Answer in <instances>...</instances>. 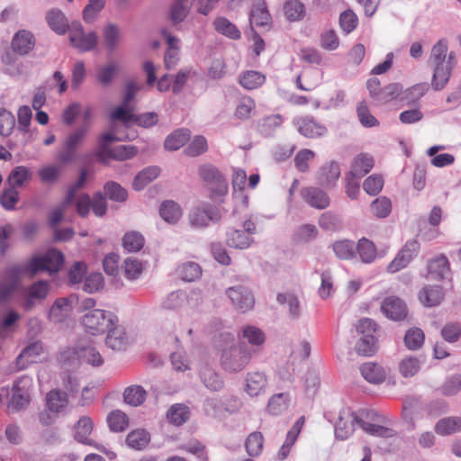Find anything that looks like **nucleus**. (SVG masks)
I'll return each mask as SVG.
<instances>
[{
    "label": "nucleus",
    "instance_id": "nucleus-1",
    "mask_svg": "<svg viewBox=\"0 0 461 461\" xmlns=\"http://www.w3.org/2000/svg\"><path fill=\"white\" fill-rule=\"evenodd\" d=\"M218 347L221 350V366L228 373L242 371L250 361L251 355L247 347L230 332L221 333Z\"/></svg>",
    "mask_w": 461,
    "mask_h": 461
},
{
    "label": "nucleus",
    "instance_id": "nucleus-2",
    "mask_svg": "<svg viewBox=\"0 0 461 461\" xmlns=\"http://www.w3.org/2000/svg\"><path fill=\"white\" fill-rule=\"evenodd\" d=\"M121 140V138L110 132L101 134L98 138L97 150L95 153L97 159L106 165L109 159L123 161L135 157L138 153V148L133 145H120L115 148L110 147L113 142Z\"/></svg>",
    "mask_w": 461,
    "mask_h": 461
},
{
    "label": "nucleus",
    "instance_id": "nucleus-3",
    "mask_svg": "<svg viewBox=\"0 0 461 461\" xmlns=\"http://www.w3.org/2000/svg\"><path fill=\"white\" fill-rule=\"evenodd\" d=\"M64 263L63 253L57 249H50L42 255L33 256L23 267L22 271L34 276L39 272L46 271L50 275L58 273Z\"/></svg>",
    "mask_w": 461,
    "mask_h": 461
},
{
    "label": "nucleus",
    "instance_id": "nucleus-4",
    "mask_svg": "<svg viewBox=\"0 0 461 461\" xmlns=\"http://www.w3.org/2000/svg\"><path fill=\"white\" fill-rule=\"evenodd\" d=\"M221 209L208 202L194 206L188 213V222L192 229L204 230L211 223L218 224L221 221Z\"/></svg>",
    "mask_w": 461,
    "mask_h": 461
},
{
    "label": "nucleus",
    "instance_id": "nucleus-5",
    "mask_svg": "<svg viewBox=\"0 0 461 461\" xmlns=\"http://www.w3.org/2000/svg\"><path fill=\"white\" fill-rule=\"evenodd\" d=\"M81 323L88 333L103 334L107 329L118 323V317L112 312L94 309L82 316Z\"/></svg>",
    "mask_w": 461,
    "mask_h": 461
},
{
    "label": "nucleus",
    "instance_id": "nucleus-6",
    "mask_svg": "<svg viewBox=\"0 0 461 461\" xmlns=\"http://www.w3.org/2000/svg\"><path fill=\"white\" fill-rule=\"evenodd\" d=\"M32 379L23 375L17 379L12 386V395L8 401V409L19 412L28 408L32 402Z\"/></svg>",
    "mask_w": 461,
    "mask_h": 461
},
{
    "label": "nucleus",
    "instance_id": "nucleus-7",
    "mask_svg": "<svg viewBox=\"0 0 461 461\" xmlns=\"http://www.w3.org/2000/svg\"><path fill=\"white\" fill-rule=\"evenodd\" d=\"M198 174L206 183L213 186L210 191V198L217 200L218 197H223L229 190L228 183L221 172L212 164H204L199 167Z\"/></svg>",
    "mask_w": 461,
    "mask_h": 461
},
{
    "label": "nucleus",
    "instance_id": "nucleus-8",
    "mask_svg": "<svg viewBox=\"0 0 461 461\" xmlns=\"http://www.w3.org/2000/svg\"><path fill=\"white\" fill-rule=\"evenodd\" d=\"M69 41L79 52H88L95 49L98 43L96 32L85 33L79 22H73L69 27Z\"/></svg>",
    "mask_w": 461,
    "mask_h": 461
},
{
    "label": "nucleus",
    "instance_id": "nucleus-9",
    "mask_svg": "<svg viewBox=\"0 0 461 461\" xmlns=\"http://www.w3.org/2000/svg\"><path fill=\"white\" fill-rule=\"evenodd\" d=\"M361 418V411L357 413L350 408L341 409L335 423V438L339 440L348 439L354 433L356 424L360 426Z\"/></svg>",
    "mask_w": 461,
    "mask_h": 461
},
{
    "label": "nucleus",
    "instance_id": "nucleus-10",
    "mask_svg": "<svg viewBox=\"0 0 461 461\" xmlns=\"http://www.w3.org/2000/svg\"><path fill=\"white\" fill-rule=\"evenodd\" d=\"M87 133L86 127H80L69 133L58 154V159L63 164H68L74 161L77 158V150L83 143Z\"/></svg>",
    "mask_w": 461,
    "mask_h": 461
},
{
    "label": "nucleus",
    "instance_id": "nucleus-11",
    "mask_svg": "<svg viewBox=\"0 0 461 461\" xmlns=\"http://www.w3.org/2000/svg\"><path fill=\"white\" fill-rule=\"evenodd\" d=\"M230 300L234 309L245 313L251 310L255 304V298L252 292L246 286L238 285L226 289L225 292Z\"/></svg>",
    "mask_w": 461,
    "mask_h": 461
},
{
    "label": "nucleus",
    "instance_id": "nucleus-12",
    "mask_svg": "<svg viewBox=\"0 0 461 461\" xmlns=\"http://www.w3.org/2000/svg\"><path fill=\"white\" fill-rule=\"evenodd\" d=\"M75 356L93 366H100L104 363L100 353L91 346L80 348L78 350L68 348L61 353L60 360L69 362L70 358H75Z\"/></svg>",
    "mask_w": 461,
    "mask_h": 461
},
{
    "label": "nucleus",
    "instance_id": "nucleus-13",
    "mask_svg": "<svg viewBox=\"0 0 461 461\" xmlns=\"http://www.w3.org/2000/svg\"><path fill=\"white\" fill-rule=\"evenodd\" d=\"M380 308L386 318L394 321H403L408 314L406 303L397 296L385 297Z\"/></svg>",
    "mask_w": 461,
    "mask_h": 461
},
{
    "label": "nucleus",
    "instance_id": "nucleus-14",
    "mask_svg": "<svg viewBox=\"0 0 461 461\" xmlns=\"http://www.w3.org/2000/svg\"><path fill=\"white\" fill-rule=\"evenodd\" d=\"M78 298L75 294L68 297H60L55 300L50 310V319L54 322H61L71 312L73 305L77 303Z\"/></svg>",
    "mask_w": 461,
    "mask_h": 461
},
{
    "label": "nucleus",
    "instance_id": "nucleus-15",
    "mask_svg": "<svg viewBox=\"0 0 461 461\" xmlns=\"http://www.w3.org/2000/svg\"><path fill=\"white\" fill-rule=\"evenodd\" d=\"M362 418H361V423L360 427L362 429L366 432L367 434L371 436H375L379 438H392L395 436V432L393 429L376 425L373 423H369L364 420V419L367 420H375V417L376 416L375 411L371 410H362L361 411Z\"/></svg>",
    "mask_w": 461,
    "mask_h": 461
},
{
    "label": "nucleus",
    "instance_id": "nucleus-16",
    "mask_svg": "<svg viewBox=\"0 0 461 461\" xmlns=\"http://www.w3.org/2000/svg\"><path fill=\"white\" fill-rule=\"evenodd\" d=\"M43 352L41 341H34L27 345L18 355L15 360L17 370L26 369L31 364L36 362V357Z\"/></svg>",
    "mask_w": 461,
    "mask_h": 461
},
{
    "label": "nucleus",
    "instance_id": "nucleus-17",
    "mask_svg": "<svg viewBox=\"0 0 461 461\" xmlns=\"http://www.w3.org/2000/svg\"><path fill=\"white\" fill-rule=\"evenodd\" d=\"M298 131L306 138H317L323 136L327 129L318 122L312 116L299 118L296 122Z\"/></svg>",
    "mask_w": 461,
    "mask_h": 461
},
{
    "label": "nucleus",
    "instance_id": "nucleus-18",
    "mask_svg": "<svg viewBox=\"0 0 461 461\" xmlns=\"http://www.w3.org/2000/svg\"><path fill=\"white\" fill-rule=\"evenodd\" d=\"M301 194L308 204L316 209H325L330 205V200L328 194L318 187H304Z\"/></svg>",
    "mask_w": 461,
    "mask_h": 461
},
{
    "label": "nucleus",
    "instance_id": "nucleus-19",
    "mask_svg": "<svg viewBox=\"0 0 461 461\" xmlns=\"http://www.w3.org/2000/svg\"><path fill=\"white\" fill-rule=\"evenodd\" d=\"M105 344L113 350L121 351L126 348L127 337L122 326L115 323L113 327L107 329Z\"/></svg>",
    "mask_w": 461,
    "mask_h": 461
},
{
    "label": "nucleus",
    "instance_id": "nucleus-20",
    "mask_svg": "<svg viewBox=\"0 0 461 461\" xmlns=\"http://www.w3.org/2000/svg\"><path fill=\"white\" fill-rule=\"evenodd\" d=\"M35 41L32 32L21 30L16 32L12 41V48L14 52L20 55L29 53L34 47Z\"/></svg>",
    "mask_w": 461,
    "mask_h": 461
},
{
    "label": "nucleus",
    "instance_id": "nucleus-21",
    "mask_svg": "<svg viewBox=\"0 0 461 461\" xmlns=\"http://www.w3.org/2000/svg\"><path fill=\"white\" fill-rule=\"evenodd\" d=\"M122 40V32L115 23H107L103 28V43L108 53H113L118 48Z\"/></svg>",
    "mask_w": 461,
    "mask_h": 461
},
{
    "label": "nucleus",
    "instance_id": "nucleus-22",
    "mask_svg": "<svg viewBox=\"0 0 461 461\" xmlns=\"http://www.w3.org/2000/svg\"><path fill=\"white\" fill-rule=\"evenodd\" d=\"M434 71L431 86L434 90L443 89L447 84L452 72V64L449 62H441L433 64Z\"/></svg>",
    "mask_w": 461,
    "mask_h": 461
},
{
    "label": "nucleus",
    "instance_id": "nucleus-23",
    "mask_svg": "<svg viewBox=\"0 0 461 461\" xmlns=\"http://www.w3.org/2000/svg\"><path fill=\"white\" fill-rule=\"evenodd\" d=\"M340 167L338 162L332 161L321 167L318 175V182L324 187L333 186L339 178Z\"/></svg>",
    "mask_w": 461,
    "mask_h": 461
},
{
    "label": "nucleus",
    "instance_id": "nucleus-24",
    "mask_svg": "<svg viewBox=\"0 0 461 461\" xmlns=\"http://www.w3.org/2000/svg\"><path fill=\"white\" fill-rule=\"evenodd\" d=\"M373 167V157L366 153H361L354 158L351 165V169L348 173H350V176H355L356 178L360 179L365 175L369 173Z\"/></svg>",
    "mask_w": 461,
    "mask_h": 461
},
{
    "label": "nucleus",
    "instance_id": "nucleus-25",
    "mask_svg": "<svg viewBox=\"0 0 461 461\" xmlns=\"http://www.w3.org/2000/svg\"><path fill=\"white\" fill-rule=\"evenodd\" d=\"M429 274L438 280L445 279L450 273V267L447 258L440 254L428 263Z\"/></svg>",
    "mask_w": 461,
    "mask_h": 461
},
{
    "label": "nucleus",
    "instance_id": "nucleus-26",
    "mask_svg": "<svg viewBox=\"0 0 461 461\" xmlns=\"http://www.w3.org/2000/svg\"><path fill=\"white\" fill-rule=\"evenodd\" d=\"M246 382V392L250 396H258L265 391L267 385L266 375L262 372L249 373Z\"/></svg>",
    "mask_w": 461,
    "mask_h": 461
},
{
    "label": "nucleus",
    "instance_id": "nucleus-27",
    "mask_svg": "<svg viewBox=\"0 0 461 461\" xmlns=\"http://www.w3.org/2000/svg\"><path fill=\"white\" fill-rule=\"evenodd\" d=\"M200 378L203 385L212 392H218L224 386V381L221 375L209 366H204L200 370Z\"/></svg>",
    "mask_w": 461,
    "mask_h": 461
},
{
    "label": "nucleus",
    "instance_id": "nucleus-28",
    "mask_svg": "<svg viewBox=\"0 0 461 461\" xmlns=\"http://www.w3.org/2000/svg\"><path fill=\"white\" fill-rule=\"evenodd\" d=\"M190 137L191 133L188 129H177L166 138L164 148L169 151L177 150L189 140Z\"/></svg>",
    "mask_w": 461,
    "mask_h": 461
},
{
    "label": "nucleus",
    "instance_id": "nucleus-29",
    "mask_svg": "<svg viewBox=\"0 0 461 461\" xmlns=\"http://www.w3.org/2000/svg\"><path fill=\"white\" fill-rule=\"evenodd\" d=\"M443 297L444 293L439 285H428L420 292V300L427 307L438 305Z\"/></svg>",
    "mask_w": 461,
    "mask_h": 461
},
{
    "label": "nucleus",
    "instance_id": "nucleus-30",
    "mask_svg": "<svg viewBox=\"0 0 461 461\" xmlns=\"http://www.w3.org/2000/svg\"><path fill=\"white\" fill-rule=\"evenodd\" d=\"M93 429V421L89 417H81L75 425L74 438L77 441L92 446L94 441L88 438Z\"/></svg>",
    "mask_w": 461,
    "mask_h": 461
},
{
    "label": "nucleus",
    "instance_id": "nucleus-31",
    "mask_svg": "<svg viewBox=\"0 0 461 461\" xmlns=\"http://www.w3.org/2000/svg\"><path fill=\"white\" fill-rule=\"evenodd\" d=\"M160 173V168L156 166L145 167L139 172L132 181V187L135 191H141L151 181L156 179Z\"/></svg>",
    "mask_w": 461,
    "mask_h": 461
},
{
    "label": "nucleus",
    "instance_id": "nucleus-32",
    "mask_svg": "<svg viewBox=\"0 0 461 461\" xmlns=\"http://www.w3.org/2000/svg\"><path fill=\"white\" fill-rule=\"evenodd\" d=\"M270 21L271 17L265 3L253 5L249 15V23L252 30L254 26L267 27Z\"/></svg>",
    "mask_w": 461,
    "mask_h": 461
},
{
    "label": "nucleus",
    "instance_id": "nucleus-33",
    "mask_svg": "<svg viewBox=\"0 0 461 461\" xmlns=\"http://www.w3.org/2000/svg\"><path fill=\"white\" fill-rule=\"evenodd\" d=\"M276 301L281 305H286L291 319L297 320L302 315V307L296 295L290 293H280Z\"/></svg>",
    "mask_w": 461,
    "mask_h": 461
},
{
    "label": "nucleus",
    "instance_id": "nucleus-34",
    "mask_svg": "<svg viewBox=\"0 0 461 461\" xmlns=\"http://www.w3.org/2000/svg\"><path fill=\"white\" fill-rule=\"evenodd\" d=\"M362 376L371 384H381L385 379V372L382 366L375 363L368 362L360 366Z\"/></svg>",
    "mask_w": 461,
    "mask_h": 461
},
{
    "label": "nucleus",
    "instance_id": "nucleus-35",
    "mask_svg": "<svg viewBox=\"0 0 461 461\" xmlns=\"http://www.w3.org/2000/svg\"><path fill=\"white\" fill-rule=\"evenodd\" d=\"M46 19L50 29L56 33L61 35L68 30L69 31L70 26H68L67 18L60 10L52 9L49 11Z\"/></svg>",
    "mask_w": 461,
    "mask_h": 461
},
{
    "label": "nucleus",
    "instance_id": "nucleus-36",
    "mask_svg": "<svg viewBox=\"0 0 461 461\" xmlns=\"http://www.w3.org/2000/svg\"><path fill=\"white\" fill-rule=\"evenodd\" d=\"M213 28L217 32L231 40H239L241 37V33L237 26L230 20L222 16L217 17L214 20Z\"/></svg>",
    "mask_w": 461,
    "mask_h": 461
},
{
    "label": "nucleus",
    "instance_id": "nucleus-37",
    "mask_svg": "<svg viewBox=\"0 0 461 461\" xmlns=\"http://www.w3.org/2000/svg\"><path fill=\"white\" fill-rule=\"evenodd\" d=\"M377 348V339L375 335H362L355 345L356 352L364 357L373 356Z\"/></svg>",
    "mask_w": 461,
    "mask_h": 461
},
{
    "label": "nucleus",
    "instance_id": "nucleus-38",
    "mask_svg": "<svg viewBox=\"0 0 461 461\" xmlns=\"http://www.w3.org/2000/svg\"><path fill=\"white\" fill-rule=\"evenodd\" d=\"M332 249L341 260L353 259L357 255V247L354 241L349 240H337L332 244Z\"/></svg>",
    "mask_w": 461,
    "mask_h": 461
},
{
    "label": "nucleus",
    "instance_id": "nucleus-39",
    "mask_svg": "<svg viewBox=\"0 0 461 461\" xmlns=\"http://www.w3.org/2000/svg\"><path fill=\"white\" fill-rule=\"evenodd\" d=\"M252 241V238L241 230H230L227 232L226 242L230 248L245 249L250 246Z\"/></svg>",
    "mask_w": 461,
    "mask_h": 461
},
{
    "label": "nucleus",
    "instance_id": "nucleus-40",
    "mask_svg": "<svg viewBox=\"0 0 461 461\" xmlns=\"http://www.w3.org/2000/svg\"><path fill=\"white\" fill-rule=\"evenodd\" d=\"M435 431L441 436L461 431V417H447L440 419L435 425Z\"/></svg>",
    "mask_w": 461,
    "mask_h": 461
},
{
    "label": "nucleus",
    "instance_id": "nucleus-41",
    "mask_svg": "<svg viewBox=\"0 0 461 461\" xmlns=\"http://www.w3.org/2000/svg\"><path fill=\"white\" fill-rule=\"evenodd\" d=\"M190 417L189 408L183 403L173 404L167 411V420L176 426L186 422Z\"/></svg>",
    "mask_w": 461,
    "mask_h": 461
},
{
    "label": "nucleus",
    "instance_id": "nucleus-42",
    "mask_svg": "<svg viewBox=\"0 0 461 461\" xmlns=\"http://www.w3.org/2000/svg\"><path fill=\"white\" fill-rule=\"evenodd\" d=\"M425 334L423 330L418 327L409 329L403 338L404 346L411 351L421 348L424 344Z\"/></svg>",
    "mask_w": 461,
    "mask_h": 461
},
{
    "label": "nucleus",
    "instance_id": "nucleus-43",
    "mask_svg": "<svg viewBox=\"0 0 461 461\" xmlns=\"http://www.w3.org/2000/svg\"><path fill=\"white\" fill-rule=\"evenodd\" d=\"M290 402L287 393L274 394L268 401L267 411L272 415H279L288 409Z\"/></svg>",
    "mask_w": 461,
    "mask_h": 461
},
{
    "label": "nucleus",
    "instance_id": "nucleus-44",
    "mask_svg": "<svg viewBox=\"0 0 461 461\" xmlns=\"http://www.w3.org/2000/svg\"><path fill=\"white\" fill-rule=\"evenodd\" d=\"M161 218L168 223H176L182 215L179 205L174 201H164L159 207Z\"/></svg>",
    "mask_w": 461,
    "mask_h": 461
},
{
    "label": "nucleus",
    "instance_id": "nucleus-45",
    "mask_svg": "<svg viewBox=\"0 0 461 461\" xmlns=\"http://www.w3.org/2000/svg\"><path fill=\"white\" fill-rule=\"evenodd\" d=\"M47 405L50 411L59 413L68 403L67 393L59 390H52L47 394Z\"/></svg>",
    "mask_w": 461,
    "mask_h": 461
},
{
    "label": "nucleus",
    "instance_id": "nucleus-46",
    "mask_svg": "<svg viewBox=\"0 0 461 461\" xmlns=\"http://www.w3.org/2000/svg\"><path fill=\"white\" fill-rule=\"evenodd\" d=\"M109 117L112 122H120L128 127L134 123L135 113L131 106L119 104L110 113Z\"/></svg>",
    "mask_w": 461,
    "mask_h": 461
},
{
    "label": "nucleus",
    "instance_id": "nucleus-47",
    "mask_svg": "<svg viewBox=\"0 0 461 461\" xmlns=\"http://www.w3.org/2000/svg\"><path fill=\"white\" fill-rule=\"evenodd\" d=\"M147 392L140 385H131L124 390V402L131 406H140L146 400Z\"/></svg>",
    "mask_w": 461,
    "mask_h": 461
},
{
    "label": "nucleus",
    "instance_id": "nucleus-48",
    "mask_svg": "<svg viewBox=\"0 0 461 461\" xmlns=\"http://www.w3.org/2000/svg\"><path fill=\"white\" fill-rule=\"evenodd\" d=\"M104 194L106 198L116 203H123L128 198L127 190L115 181H108L104 184Z\"/></svg>",
    "mask_w": 461,
    "mask_h": 461
},
{
    "label": "nucleus",
    "instance_id": "nucleus-49",
    "mask_svg": "<svg viewBox=\"0 0 461 461\" xmlns=\"http://www.w3.org/2000/svg\"><path fill=\"white\" fill-rule=\"evenodd\" d=\"M149 433L142 429L131 431L126 437V444L133 449L141 450L149 442Z\"/></svg>",
    "mask_w": 461,
    "mask_h": 461
},
{
    "label": "nucleus",
    "instance_id": "nucleus-50",
    "mask_svg": "<svg viewBox=\"0 0 461 461\" xmlns=\"http://www.w3.org/2000/svg\"><path fill=\"white\" fill-rule=\"evenodd\" d=\"M50 292V285L45 280H39L33 283L29 288V298L26 300V307L31 308L33 304L32 299L43 300Z\"/></svg>",
    "mask_w": 461,
    "mask_h": 461
},
{
    "label": "nucleus",
    "instance_id": "nucleus-51",
    "mask_svg": "<svg viewBox=\"0 0 461 461\" xmlns=\"http://www.w3.org/2000/svg\"><path fill=\"white\" fill-rule=\"evenodd\" d=\"M190 5L188 0H175L170 7L169 17L173 24L183 22L189 14Z\"/></svg>",
    "mask_w": 461,
    "mask_h": 461
},
{
    "label": "nucleus",
    "instance_id": "nucleus-52",
    "mask_svg": "<svg viewBox=\"0 0 461 461\" xmlns=\"http://www.w3.org/2000/svg\"><path fill=\"white\" fill-rule=\"evenodd\" d=\"M266 80L265 75L258 71L249 70L240 77V85L249 90L256 89L262 86Z\"/></svg>",
    "mask_w": 461,
    "mask_h": 461
},
{
    "label": "nucleus",
    "instance_id": "nucleus-53",
    "mask_svg": "<svg viewBox=\"0 0 461 461\" xmlns=\"http://www.w3.org/2000/svg\"><path fill=\"white\" fill-rule=\"evenodd\" d=\"M202 274L201 267L195 262H185L177 268L178 276L186 282H194L200 277Z\"/></svg>",
    "mask_w": 461,
    "mask_h": 461
},
{
    "label": "nucleus",
    "instance_id": "nucleus-54",
    "mask_svg": "<svg viewBox=\"0 0 461 461\" xmlns=\"http://www.w3.org/2000/svg\"><path fill=\"white\" fill-rule=\"evenodd\" d=\"M107 423L112 431L121 432L127 429L129 419L122 411L114 410L108 414Z\"/></svg>",
    "mask_w": 461,
    "mask_h": 461
},
{
    "label": "nucleus",
    "instance_id": "nucleus-55",
    "mask_svg": "<svg viewBox=\"0 0 461 461\" xmlns=\"http://www.w3.org/2000/svg\"><path fill=\"white\" fill-rule=\"evenodd\" d=\"M356 247L357 253L359 254V257L364 263H371L374 261L376 257V249L371 240L362 238L358 240Z\"/></svg>",
    "mask_w": 461,
    "mask_h": 461
},
{
    "label": "nucleus",
    "instance_id": "nucleus-56",
    "mask_svg": "<svg viewBox=\"0 0 461 461\" xmlns=\"http://www.w3.org/2000/svg\"><path fill=\"white\" fill-rule=\"evenodd\" d=\"M119 70V66L115 62H110L97 70L96 78L104 86H110L115 78Z\"/></svg>",
    "mask_w": 461,
    "mask_h": 461
},
{
    "label": "nucleus",
    "instance_id": "nucleus-57",
    "mask_svg": "<svg viewBox=\"0 0 461 461\" xmlns=\"http://www.w3.org/2000/svg\"><path fill=\"white\" fill-rule=\"evenodd\" d=\"M420 368V361L413 356L405 357L399 363V372L403 377L414 376Z\"/></svg>",
    "mask_w": 461,
    "mask_h": 461
},
{
    "label": "nucleus",
    "instance_id": "nucleus-58",
    "mask_svg": "<svg viewBox=\"0 0 461 461\" xmlns=\"http://www.w3.org/2000/svg\"><path fill=\"white\" fill-rule=\"evenodd\" d=\"M122 246L129 252H137L144 246V237L137 231L126 232L122 238Z\"/></svg>",
    "mask_w": 461,
    "mask_h": 461
},
{
    "label": "nucleus",
    "instance_id": "nucleus-59",
    "mask_svg": "<svg viewBox=\"0 0 461 461\" xmlns=\"http://www.w3.org/2000/svg\"><path fill=\"white\" fill-rule=\"evenodd\" d=\"M32 177V172L24 166L15 167L10 173L7 181L10 186H22Z\"/></svg>",
    "mask_w": 461,
    "mask_h": 461
},
{
    "label": "nucleus",
    "instance_id": "nucleus-60",
    "mask_svg": "<svg viewBox=\"0 0 461 461\" xmlns=\"http://www.w3.org/2000/svg\"><path fill=\"white\" fill-rule=\"evenodd\" d=\"M263 444L264 438L261 432L256 431L249 434L245 443L246 450L249 456H258L263 449Z\"/></svg>",
    "mask_w": 461,
    "mask_h": 461
},
{
    "label": "nucleus",
    "instance_id": "nucleus-61",
    "mask_svg": "<svg viewBox=\"0 0 461 461\" xmlns=\"http://www.w3.org/2000/svg\"><path fill=\"white\" fill-rule=\"evenodd\" d=\"M285 13L289 21H299L305 14V7L298 0H289L285 5Z\"/></svg>",
    "mask_w": 461,
    "mask_h": 461
},
{
    "label": "nucleus",
    "instance_id": "nucleus-62",
    "mask_svg": "<svg viewBox=\"0 0 461 461\" xmlns=\"http://www.w3.org/2000/svg\"><path fill=\"white\" fill-rule=\"evenodd\" d=\"M371 211L377 218H385L392 210V203L389 198L381 196L371 203Z\"/></svg>",
    "mask_w": 461,
    "mask_h": 461
},
{
    "label": "nucleus",
    "instance_id": "nucleus-63",
    "mask_svg": "<svg viewBox=\"0 0 461 461\" xmlns=\"http://www.w3.org/2000/svg\"><path fill=\"white\" fill-rule=\"evenodd\" d=\"M106 0H89L83 10V19L87 23H92L97 14L104 9Z\"/></svg>",
    "mask_w": 461,
    "mask_h": 461
},
{
    "label": "nucleus",
    "instance_id": "nucleus-64",
    "mask_svg": "<svg viewBox=\"0 0 461 461\" xmlns=\"http://www.w3.org/2000/svg\"><path fill=\"white\" fill-rule=\"evenodd\" d=\"M283 118L280 114L269 115L263 119L259 126V131L262 135L269 137L274 134L275 131L280 127Z\"/></svg>",
    "mask_w": 461,
    "mask_h": 461
}]
</instances>
